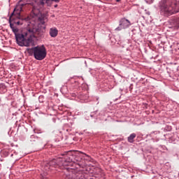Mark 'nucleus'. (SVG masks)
<instances>
[{
    "instance_id": "obj_5",
    "label": "nucleus",
    "mask_w": 179,
    "mask_h": 179,
    "mask_svg": "<svg viewBox=\"0 0 179 179\" xmlns=\"http://www.w3.org/2000/svg\"><path fill=\"white\" fill-rule=\"evenodd\" d=\"M23 10L19 8V6H17L16 8L14 9V11L10 14L9 17V24L10 27L13 33H18L19 29L16 26V23L20 19V12Z\"/></svg>"
},
{
    "instance_id": "obj_21",
    "label": "nucleus",
    "mask_w": 179,
    "mask_h": 179,
    "mask_svg": "<svg viewBox=\"0 0 179 179\" xmlns=\"http://www.w3.org/2000/svg\"><path fill=\"white\" fill-rule=\"evenodd\" d=\"M168 131H171V127H168Z\"/></svg>"
},
{
    "instance_id": "obj_20",
    "label": "nucleus",
    "mask_w": 179,
    "mask_h": 179,
    "mask_svg": "<svg viewBox=\"0 0 179 179\" xmlns=\"http://www.w3.org/2000/svg\"><path fill=\"white\" fill-rule=\"evenodd\" d=\"M57 134H59V136H62V133L61 131H57Z\"/></svg>"
},
{
    "instance_id": "obj_26",
    "label": "nucleus",
    "mask_w": 179,
    "mask_h": 179,
    "mask_svg": "<svg viewBox=\"0 0 179 179\" xmlns=\"http://www.w3.org/2000/svg\"><path fill=\"white\" fill-rule=\"evenodd\" d=\"M81 100H83V97H81Z\"/></svg>"
},
{
    "instance_id": "obj_4",
    "label": "nucleus",
    "mask_w": 179,
    "mask_h": 179,
    "mask_svg": "<svg viewBox=\"0 0 179 179\" xmlns=\"http://www.w3.org/2000/svg\"><path fill=\"white\" fill-rule=\"evenodd\" d=\"M59 159H64V156H62V154L61 155V157L53 159L52 160L50 161L49 162H47L45 164V171H50V170H52V169H57V167H60L61 169H64L66 170V171H68L69 173H66L63 177L65 179V176L66 174H72L73 173V168L67 167L66 165H61V162H59Z\"/></svg>"
},
{
    "instance_id": "obj_3",
    "label": "nucleus",
    "mask_w": 179,
    "mask_h": 179,
    "mask_svg": "<svg viewBox=\"0 0 179 179\" xmlns=\"http://www.w3.org/2000/svg\"><path fill=\"white\" fill-rule=\"evenodd\" d=\"M159 6L164 16H171L179 12V0H162Z\"/></svg>"
},
{
    "instance_id": "obj_23",
    "label": "nucleus",
    "mask_w": 179,
    "mask_h": 179,
    "mask_svg": "<svg viewBox=\"0 0 179 179\" xmlns=\"http://www.w3.org/2000/svg\"><path fill=\"white\" fill-rule=\"evenodd\" d=\"M57 7H58L57 4L55 5V8H57Z\"/></svg>"
},
{
    "instance_id": "obj_13",
    "label": "nucleus",
    "mask_w": 179,
    "mask_h": 179,
    "mask_svg": "<svg viewBox=\"0 0 179 179\" xmlns=\"http://www.w3.org/2000/svg\"><path fill=\"white\" fill-rule=\"evenodd\" d=\"M135 138H136V134L132 133L127 137V142L129 143H134L135 142Z\"/></svg>"
},
{
    "instance_id": "obj_17",
    "label": "nucleus",
    "mask_w": 179,
    "mask_h": 179,
    "mask_svg": "<svg viewBox=\"0 0 179 179\" xmlns=\"http://www.w3.org/2000/svg\"><path fill=\"white\" fill-rule=\"evenodd\" d=\"M47 0H40L38 2V5H41V6H44L45 3H47Z\"/></svg>"
},
{
    "instance_id": "obj_1",
    "label": "nucleus",
    "mask_w": 179,
    "mask_h": 179,
    "mask_svg": "<svg viewBox=\"0 0 179 179\" xmlns=\"http://www.w3.org/2000/svg\"><path fill=\"white\" fill-rule=\"evenodd\" d=\"M39 23L37 26L34 25L29 28L26 32L23 34L14 33L17 44L20 47H29L33 43V38L36 37H43L44 30H45V22H47V15L41 13L38 17Z\"/></svg>"
},
{
    "instance_id": "obj_15",
    "label": "nucleus",
    "mask_w": 179,
    "mask_h": 179,
    "mask_svg": "<svg viewBox=\"0 0 179 179\" xmlns=\"http://www.w3.org/2000/svg\"><path fill=\"white\" fill-rule=\"evenodd\" d=\"M59 1L61 0H46V3L48 6H50V5H51V2H56L57 3H58Z\"/></svg>"
},
{
    "instance_id": "obj_25",
    "label": "nucleus",
    "mask_w": 179,
    "mask_h": 179,
    "mask_svg": "<svg viewBox=\"0 0 179 179\" xmlns=\"http://www.w3.org/2000/svg\"><path fill=\"white\" fill-rule=\"evenodd\" d=\"M117 100H118V99H115V101H117Z\"/></svg>"
},
{
    "instance_id": "obj_8",
    "label": "nucleus",
    "mask_w": 179,
    "mask_h": 179,
    "mask_svg": "<svg viewBox=\"0 0 179 179\" xmlns=\"http://www.w3.org/2000/svg\"><path fill=\"white\" fill-rule=\"evenodd\" d=\"M131 26V22L125 17L120 19L119 26L115 29L116 31H121L122 29H128Z\"/></svg>"
},
{
    "instance_id": "obj_11",
    "label": "nucleus",
    "mask_w": 179,
    "mask_h": 179,
    "mask_svg": "<svg viewBox=\"0 0 179 179\" xmlns=\"http://www.w3.org/2000/svg\"><path fill=\"white\" fill-rule=\"evenodd\" d=\"M24 22H29V17H20V19L15 22V26H22L23 25Z\"/></svg>"
},
{
    "instance_id": "obj_16",
    "label": "nucleus",
    "mask_w": 179,
    "mask_h": 179,
    "mask_svg": "<svg viewBox=\"0 0 179 179\" xmlns=\"http://www.w3.org/2000/svg\"><path fill=\"white\" fill-rule=\"evenodd\" d=\"M40 138L34 135L31 136V142H36V141H38Z\"/></svg>"
},
{
    "instance_id": "obj_14",
    "label": "nucleus",
    "mask_w": 179,
    "mask_h": 179,
    "mask_svg": "<svg viewBox=\"0 0 179 179\" xmlns=\"http://www.w3.org/2000/svg\"><path fill=\"white\" fill-rule=\"evenodd\" d=\"M36 47L31 48H27V51L29 54V55H30L31 57H34V50H35Z\"/></svg>"
},
{
    "instance_id": "obj_18",
    "label": "nucleus",
    "mask_w": 179,
    "mask_h": 179,
    "mask_svg": "<svg viewBox=\"0 0 179 179\" xmlns=\"http://www.w3.org/2000/svg\"><path fill=\"white\" fill-rule=\"evenodd\" d=\"M38 100L40 103H44V96L43 95L39 96Z\"/></svg>"
},
{
    "instance_id": "obj_10",
    "label": "nucleus",
    "mask_w": 179,
    "mask_h": 179,
    "mask_svg": "<svg viewBox=\"0 0 179 179\" xmlns=\"http://www.w3.org/2000/svg\"><path fill=\"white\" fill-rule=\"evenodd\" d=\"M49 34L50 37L55 38L58 36V29L57 27H52L50 29Z\"/></svg>"
},
{
    "instance_id": "obj_2",
    "label": "nucleus",
    "mask_w": 179,
    "mask_h": 179,
    "mask_svg": "<svg viewBox=\"0 0 179 179\" xmlns=\"http://www.w3.org/2000/svg\"><path fill=\"white\" fill-rule=\"evenodd\" d=\"M62 156H64V159H59L61 166H66V167H70V169H73V173L76 174L75 169H83L86 166L87 162H92V157L90 155L85 154L83 152H73L72 151H69L63 153Z\"/></svg>"
},
{
    "instance_id": "obj_12",
    "label": "nucleus",
    "mask_w": 179,
    "mask_h": 179,
    "mask_svg": "<svg viewBox=\"0 0 179 179\" xmlns=\"http://www.w3.org/2000/svg\"><path fill=\"white\" fill-rule=\"evenodd\" d=\"M30 0H20L18 2V8L22 10L23 6H26V5L29 4V3H27Z\"/></svg>"
},
{
    "instance_id": "obj_6",
    "label": "nucleus",
    "mask_w": 179,
    "mask_h": 179,
    "mask_svg": "<svg viewBox=\"0 0 179 179\" xmlns=\"http://www.w3.org/2000/svg\"><path fill=\"white\" fill-rule=\"evenodd\" d=\"M47 57V49L43 46H35L34 58L37 61H43Z\"/></svg>"
},
{
    "instance_id": "obj_9",
    "label": "nucleus",
    "mask_w": 179,
    "mask_h": 179,
    "mask_svg": "<svg viewBox=\"0 0 179 179\" xmlns=\"http://www.w3.org/2000/svg\"><path fill=\"white\" fill-rule=\"evenodd\" d=\"M170 27H172L173 29H179V17H175L174 18H172L169 21Z\"/></svg>"
},
{
    "instance_id": "obj_19",
    "label": "nucleus",
    "mask_w": 179,
    "mask_h": 179,
    "mask_svg": "<svg viewBox=\"0 0 179 179\" xmlns=\"http://www.w3.org/2000/svg\"><path fill=\"white\" fill-rule=\"evenodd\" d=\"M145 2H147V3H153V0H145Z\"/></svg>"
},
{
    "instance_id": "obj_24",
    "label": "nucleus",
    "mask_w": 179,
    "mask_h": 179,
    "mask_svg": "<svg viewBox=\"0 0 179 179\" xmlns=\"http://www.w3.org/2000/svg\"><path fill=\"white\" fill-rule=\"evenodd\" d=\"M116 2H120L121 0H115Z\"/></svg>"
},
{
    "instance_id": "obj_7",
    "label": "nucleus",
    "mask_w": 179,
    "mask_h": 179,
    "mask_svg": "<svg viewBox=\"0 0 179 179\" xmlns=\"http://www.w3.org/2000/svg\"><path fill=\"white\" fill-rule=\"evenodd\" d=\"M87 176L86 173H83V172H77V173H71L70 174H66L64 177L65 179H99V178L96 176H90L86 178Z\"/></svg>"
},
{
    "instance_id": "obj_22",
    "label": "nucleus",
    "mask_w": 179,
    "mask_h": 179,
    "mask_svg": "<svg viewBox=\"0 0 179 179\" xmlns=\"http://www.w3.org/2000/svg\"><path fill=\"white\" fill-rule=\"evenodd\" d=\"M153 134H155V131L151 132L150 135H153Z\"/></svg>"
}]
</instances>
